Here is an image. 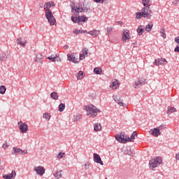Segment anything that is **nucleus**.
Segmentation results:
<instances>
[{"instance_id":"1","label":"nucleus","mask_w":179,"mask_h":179,"mask_svg":"<svg viewBox=\"0 0 179 179\" xmlns=\"http://www.w3.org/2000/svg\"><path fill=\"white\" fill-rule=\"evenodd\" d=\"M85 110L87 112V115L91 118H96V117H97V113H101V110L94 105L85 106Z\"/></svg>"},{"instance_id":"2","label":"nucleus","mask_w":179,"mask_h":179,"mask_svg":"<svg viewBox=\"0 0 179 179\" xmlns=\"http://www.w3.org/2000/svg\"><path fill=\"white\" fill-rule=\"evenodd\" d=\"M163 160L160 157H156V159H150L149 162V168L150 170H153V169H156L157 166H160L162 164Z\"/></svg>"},{"instance_id":"3","label":"nucleus","mask_w":179,"mask_h":179,"mask_svg":"<svg viewBox=\"0 0 179 179\" xmlns=\"http://www.w3.org/2000/svg\"><path fill=\"white\" fill-rule=\"evenodd\" d=\"M45 13L48 23L50 24V26H54L55 23H57V20H55V17L52 15V11H45Z\"/></svg>"},{"instance_id":"4","label":"nucleus","mask_w":179,"mask_h":179,"mask_svg":"<svg viewBox=\"0 0 179 179\" xmlns=\"http://www.w3.org/2000/svg\"><path fill=\"white\" fill-rule=\"evenodd\" d=\"M115 138L120 143H127L128 142V138L125 136V134H117Z\"/></svg>"},{"instance_id":"5","label":"nucleus","mask_w":179,"mask_h":179,"mask_svg":"<svg viewBox=\"0 0 179 179\" xmlns=\"http://www.w3.org/2000/svg\"><path fill=\"white\" fill-rule=\"evenodd\" d=\"M18 127L22 134H26V132L29 131V127L27 124H26V123H23L22 121L18 122Z\"/></svg>"},{"instance_id":"6","label":"nucleus","mask_w":179,"mask_h":179,"mask_svg":"<svg viewBox=\"0 0 179 179\" xmlns=\"http://www.w3.org/2000/svg\"><path fill=\"white\" fill-rule=\"evenodd\" d=\"M34 171H36V174L38 176H40V177H42V176H44V173H45V169L43 166H35L34 168Z\"/></svg>"},{"instance_id":"7","label":"nucleus","mask_w":179,"mask_h":179,"mask_svg":"<svg viewBox=\"0 0 179 179\" xmlns=\"http://www.w3.org/2000/svg\"><path fill=\"white\" fill-rule=\"evenodd\" d=\"M153 65H156V66H159V65H167V60L165 58L155 59L153 62Z\"/></svg>"},{"instance_id":"8","label":"nucleus","mask_w":179,"mask_h":179,"mask_svg":"<svg viewBox=\"0 0 179 179\" xmlns=\"http://www.w3.org/2000/svg\"><path fill=\"white\" fill-rule=\"evenodd\" d=\"M13 152H12V155L14 156H16L17 153H20V155H27V150H23L20 148H17L16 147L13 148Z\"/></svg>"},{"instance_id":"9","label":"nucleus","mask_w":179,"mask_h":179,"mask_svg":"<svg viewBox=\"0 0 179 179\" xmlns=\"http://www.w3.org/2000/svg\"><path fill=\"white\" fill-rule=\"evenodd\" d=\"M71 8L72 10V12H74L75 13H79V12L82 13L83 12V7H82V5H79L78 6H75V4L71 5Z\"/></svg>"},{"instance_id":"10","label":"nucleus","mask_w":179,"mask_h":179,"mask_svg":"<svg viewBox=\"0 0 179 179\" xmlns=\"http://www.w3.org/2000/svg\"><path fill=\"white\" fill-rule=\"evenodd\" d=\"M142 12L143 14V17H147L148 19H150V17H152V15H150L152 12L149 10V8H143Z\"/></svg>"},{"instance_id":"11","label":"nucleus","mask_w":179,"mask_h":179,"mask_svg":"<svg viewBox=\"0 0 179 179\" xmlns=\"http://www.w3.org/2000/svg\"><path fill=\"white\" fill-rule=\"evenodd\" d=\"M94 162L95 163H98V164H101V166H103V161H101V157H100V155H99L97 153L94 154Z\"/></svg>"},{"instance_id":"12","label":"nucleus","mask_w":179,"mask_h":179,"mask_svg":"<svg viewBox=\"0 0 179 179\" xmlns=\"http://www.w3.org/2000/svg\"><path fill=\"white\" fill-rule=\"evenodd\" d=\"M87 34H90V36H92L93 38H96V37L100 34V30L93 29L92 31H87Z\"/></svg>"},{"instance_id":"13","label":"nucleus","mask_w":179,"mask_h":179,"mask_svg":"<svg viewBox=\"0 0 179 179\" xmlns=\"http://www.w3.org/2000/svg\"><path fill=\"white\" fill-rule=\"evenodd\" d=\"M130 38H131V35H129V30L124 31L122 34V41H127V40L129 41Z\"/></svg>"},{"instance_id":"14","label":"nucleus","mask_w":179,"mask_h":179,"mask_svg":"<svg viewBox=\"0 0 179 179\" xmlns=\"http://www.w3.org/2000/svg\"><path fill=\"white\" fill-rule=\"evenodd\" d=\"M47 59H49V61H51V62H59V61H61V58H59V57L54 56V55L48 57Z\"/></svg>"},{"instance_id":"15","label":"nucleus","mask_w":179,"mask_h":179,"mask_svg":"<svg viewBox=\"0 0 179 179\" xmlns=\"http://www.w3.org/2000/svg\"><path fill=\"white\" fill-rule=\"evenodd\" d=\"M51 6H55L54 1H48V2H47L44 5V10H45V12L51 11V10H50V8H51Z\"/></svg>"},{"instance_id":"16","label":"nucleus","mask_w":179,"mask_h":179,"mask_svg":"<svg viewBox=\"0 0 179 179\" xmlns=\"http://www.w3.org/2000/svg\"><path fill=\"white\" fill-rule=\"evenodd\" d=\"M67 60L70 62H73V64H78V59L73 55H67Z\"/></svg>"},{"instance_id":"17","label":"nucleus","mask_w":179,"mask_h":179,"mask_svg":"<svg viewBox=\"0 0 179 179\" xmlns=\"http://www.w3.org/2000/svg\"><path fill=\"white\" fill-rule=\"evenodd\" d=\"M150 134L153 135V136L157 137L160 135V129L158 128H155L154 129L150 130Z\"/></svg>"},{"instance_id":"18","label":"nucleus","mask_w":179,"mask_h":179,"mask_svg":"<svg viewBox=\"0 0 179 179\" xmlns=\"http://www.w3.org/2000/svg\"><path fill=\"white\" fill-rule=\"evenodd\" d=\"M13 177H16V171H13L10 174H4L3 175V178L4 179H12Z\"/></svg>"},{"instance_id":"19","label":"nucleus","mask_w":179,"mask_h":179,"mask_svg":"<svg viewBox=\"0 0 179 179\" xmlns=\"http://www.w3.org/2000/svg\"><path fill=\"white\" fill-rule=\"evenodd\" d=\"M141 85H145V79H142V80H137L135 82V89H139V86H141Z\"/></svg>"},{"instance_id":"20","label":"nucleus","mask_w":179,"mask_h":179,"mask_svg":"<svg viewBox=\"0 0 179 179\" xmlns=\"http://www.w3.org/2000/svg\"><path fill=\"white\" fill-rule=\"evenodd\" d=\"M120 86V83L118 82L117 80H115L114 81L112 82V85L110 86L111 89L113 90H115L118 87Z\"/></svg>"},{"instance_id":"21","label":"nucleus","mask_w":179,"mask_h":179,"mask_svg":"<svg viewBox=\"0 0 179 179\" xmlns=\"http://www.w3.org/2000/svg\"><path fill=\"white\" fill-rule=\"evenodd\" d=\"M43 57L42 54H37L34 61L36 62H39L40 64H43Z\"/></svg>"},{"instance_id":"22","label":"nucleus","mask_w":179,"mask_h":179,"mask_svg":"<svg viewBox=\"0 0 179 179\" xmlns=\"http://www.w3.org/2000/svg\"><path fill=\"white\" fill-rule=\"evenodd\" d=\"M114 100L119 106L124 107V102H122V99L120 96H115Z\"/></svg>"},{"instance_id":"23","label":"nucleus","mask_w":179,"mask_h":179,"mask_svg":"<svg viewBox=\"0 0 179 179\" xmlns=\"http://www.w3.org/2000/svg\"><path fill=\"white\" fill-rule=\"evenodd\" d=\"M135 136H138V133L136 131H134L130 137H128V142H134L135 141Z\"/></svg>"},{"instance_id":"24","label":"nucleus","mask_w":179,"mask_h":179,"mask_svg":"<svg viewBox=\"0 0 179 179\" xmlns=\"http://www.w3.org/2000/svg\"><path fill=\"white\" fill-rule=\"evenodd\" d=\"M142 3L143 6H145L146 8H150V5H152V1L150 0H143Z\"/></svg>"},{"instance_id":"25","label":"nucleus","mask_w":179,"mask_h":179,"mask_svg":"<svg viewBox=\"0 0 179 179\" xmlns=\"http://www.w3.org/2000/svg\"><path fill=\"white\" fill-rule=\"evenodd\" d=\"M94 131H95V132H99V131H101V124L100 123H95L94 124Z\"/></svg>"},{"instance_id":"26","label":"nucleus","mask_w":179,"mask_h":179,"mask_svg":"<svg viewBox=\"0 0 179 179\" xmlns=\"http://www.w3.org/2000/svg\"><path fill=\"white\" fill-rule=\"evenodd\" d=\"M76 76L78 80H82V79L85 78V76H83V71H78V73H76Z\"/></svg>"},{"instance_id":"27","label":"nucleus","mask_w":179,"mask_h":179,"mask_svg":"<svg viewBox=\"0 0 179 179\" xmlns=\"http://www.w3.org/2000/svg\"><path fill=\"white\" fill-rule=\"evenodd\" d=\"M85 33H87V31L83 30V29H77L73 30L74 34H83Z\"/></svg>"},{"instance_id":"28","label":"nucleus","mask_w":179,"mask_h":179,"mask_svg":"<svg viewBox=\"0 0 179 179\" xmlns=\"http://www.w3.org/2000/svg\"><path fill=\"white\" fill-rule=\"evenodd\" d=\"M16 43L19 45H21V47H23V48H24V47H26V41L25 42H22V38H17Z\"/></svg>"},{"instance_id":"29","label":"nucleus","mask_w":179,"mask_h":179,"mask_svg":"<svg viewBox=\"0 0 179 179\" xmlns=\"http://www.w3.org/2000/svg\"><path fill=\"white\" fill-rule=\"evenodd\" d=\"M71 20L73 23H80V16L78 17H73V15L71 16Z\"/></svg>"},{"instance_id":"30","label":"nucleus","mask_w":179,"mask_h":179,"mask_svg":"<svg viewBox=\"0 0 179 179\" xmlns=\"http://www.w3.org/2000/svg\"><path fill=\"white\" fill-rule=\"evenodd\" d=\"M82 120V115L76 114L73 116V122H78V121H80Z\"/></svg>"},{"instance_id":"31","label":"nucleus","mask_w":179,"mask_h":179,"mask_svg":"<svg viewBox=\"0 0 179 179\" xmlns=\"http://www.w3.org/2000/svg\"><path fill=\"white\" fill-rule=\"evenodd\" d=\"M153 28V23L150 22L145 26V30L149 33V31H152V29Z\"/></svg>"},{"instance_id":"32","label":"nucleus","mask_w":179,"mask_h":179,"mask_svg":"<svg viewBox=\"0 0 179 179\" xmlns=\"http://www.w3.org/2000/svg\"><path fill=\"white\" fill-rule=\"evenodd\" d=\"M102 72L103 71L100 67H96L94 69V73H96V75H101Z\"/></svg>"},{"instance_id":"33","label":"nucleus","mask_w":179,"mask_h":179,"mask_svg":"<svg viewBox=\"0 0 179 179\" xmlns=\"http://www.w3.org/2000/svg\"><path fill=\"white\" fill-rule=\"evenodd\" d=\"M136 31L138 33V36H142V34H143V27L142 26H139L137 29Z\"/></svg>"},{"instance_id":"34","label":"nucleus","mask_w":179,"mask_h":179,"mask_svg":"<svg viewBox=\"0 0 179 179\" xmlns=\"http://www.w3.org/2000/svg\"><path fill=\"white\" fill-rule=\"evenodd\" d=\"M50 97L51 99H52L53 100H58V93H57L56 92H53L50 94Z\"/></svg>"},{"instance_id":"35","label":"nucleus","mask_w":179,"mask_h":179,"mask_svg":"<svg viewBox=\"0 0 179 179\" xmlns=\"http://www.w3.org/2000/svg\"><path fill=\"white\" fill-rule=\"evenodd\" d=\"M54 176L55 177V178H61V177H62V170L60 171H57L55 173H54Z\"/></svg>"},{"instance_id":"36","label":"nucleus","mask_w":179,"mask_h":179,"mask_svg":"<svg viewBox=\"0 0 179 179\" xmlns=\"http://www.w3.org/2000/svg\"><path fill=\"white\" fill-rule=\"evenodd\" d=\"M176 112H177V109H176V108L174 107H169L167 110V114H171L173 113H176Z\"/></svg>"},{"instance_id":"37","label":"nucleus","mask_w":179,"mask_h":179,"mask_svg":"<svg viewBox=\"0 0 179 179\" xmlns=\"http://www.w3.org/2000/svg\"><path fill=\"white\" fill-rule=\"evenodd\" d=\"M6 92V87L5 85L0 86V94H5Z\"/></svg>"},{"instance_id":"38","label":"nucleus","mask_w":179,"mask_h":179,"mask_svg":"<svg viewBox=\"0 0 179 179\" xmlns=\"http://www.w3.org/2000/svg\"><path fill=\"white\" fill-rule=\"evenodd\" d=\"M7 58L6 53L3 52L0 54V61H6Z\"/></svg>"},{"instance_id":"39","label":"nucleus","mask_w":179,"mask_h":179,"mask_svg":"<svg viewBox=\"0 0 179 179\" xmlns=\"http://www.w3.org/2000/svg\"><path fill=\"white\" fill-rule=\"evenodd\" d=\"M64 110H65V103H62L59 105V113H62Z\"/></svg>"},{"instance_id":"40","label":"nucleus","mask_w":179,"mask_h":179,"mask_svg":"<svg viewBox=\"0 0 179 179\" xmlns=\"http://www.w3.org/2000/svg\"><path fill=\"white\" fill-rule=\"evenodd\" d=\"M43 118H45V120H47V121H50V120L51 119V115L48 113H45L43 114Z\"/></svg>"},{"instance_id":"41","label":"nucleus","mask_w":179,"mask_h":179,"mask_svg":"<svg viewBox=\"0 0 179 179\" xmlns=\"http://www.w3.org/2000/svg\"><path fill=\"white\" fill-rule=\"evenodd\" d=\"M88 20L89 18L86 17V15H82L81 17H80V22H84L85 23H86Z\"/></svg>"},{"instance_id":"42","label":"nucleus","mask_w":179,"mask_h":179,"mask_svg":"<svg viewBox=\"0 0 179 179\" xmlns=\"http://www.w3.org/2000/svg\"><path fill=\"white\" fill-rule=\"evenodd\" d=\"M160 33L162 34L161 36L163 37V38H166V30L164 28L161 29Z\"/></svg>"},{"instance_id":"43","label":"nucleus","mask_w":179,"mask_h":179,"mask_svg":"<svg viewBox=\"0 0 179 179\" xmlns=\"http://www.w3.org/2000/svg\"><path fill=\"white\" fill-rule=\"evenodd\" d=\"M82 52H83V55L86 57V55H87V54H89V49H87V48H84L82 50Z\"/></svg>"},{"instance_id":"44","label":"nucleus","mask_w":179,"mask_h":179,"mask_svg":"<svg viewBox=\"0 0 179 179\" xmlns=\"http://www.w3.org/2000/svg\"><path fill=\"white\" fill-rule=\"evenodd\" d=\"M143 17V13L141 11V13H136V19H141Z\"/></svg>"},{"instance_id":"45","label":"nucleus","mask_w":179,"mask_h":179,"mask_svg":"<svg viewBox=\"0 0 179 179\" xmlns=\"http://www.w3.org/2000/svg\"><path fill=\"white\" fill-rule=\"evenodd\" d=\"M2 148L3 149H8V148H9V145H8V143L6 142L5 143L3 144Z\"/></svg>"},{"instance_id":"46","label":"nucleus","mask_w":179,"mask_h":179,"mask_svg":"<svg viewBox=\"0 0 179 179\" xmlns=\"http://www.w3.org/2000/svg\"><path fill=\"white\" fill-rule=\"evenodd\" d=\"M64 152H59L57 155L58 159H62L64 157Z\"/></svg>"},{"instance_id":"47","label":"nucleus","mask_w":179,"mask_h":179,"mask_svg":"<svg viewBox=\"0 0 179 179\" xmlns=\"http://www.w3.org/2000/svg\"><path fill=\"white\" fill-rule=\"evenodd\" d=\"M94 2H96V3H103L104 0H94Z\"/></svg>"},{"instance_id":"48","label":"nucleus","mask_w":179,"mask_h":179,"mask_svg":"<svg viewBox=\"0 0 179 179\" xmlns=\"http://www.w3.org/2000/svg\"><path fill=\"white\" fill-rule=\"evenodd\" d=\"M83 12H86V13L89 12V8L83 7Z\"/></svg>"},{"instance_id":"49","label":"nucleus","mask_w":179,"mask_h":179,"mask_svg":"<svg viewBox=\"0 0 179 179\" xmlns=\"http://www.w3.org/2000/svg\"><path fill=\"white\" fill-rule=\"evenodd\" d=\"M164 128H166V125L164 124H162V125H160L159 127H158V129H164Z\"/></svg>"},{"instance_id":"50","label":"nucleus","mask_w":179,"mask_h":179,"mask_svg":"<svg viewBox=\"0 0 179 179\" xmlns=\"http://www.w3.org/2000/svg\"><path fill=\"white\" fill-rule=\"evenodd\" d=\"M85 55L83 54H80V60H83V59H85Z\"/></svg>"},{"instance_id":"51","label":"nucleus","mask_w":179,"mask_h":179,"mask_svg":"<svg viewBox=\"0 0 179 179\" xmlns=\"http://www.w3.org/2000/svg\"><path fill=\"white\" fill-rule=\"evenodd\" d=\"M113 31V28H110V27H108L107 28V33H111V31Z\"/></svg>"},{"instance_id":"52","label":"nucleus","mask_w":179,"mask_h":179,"mask_svg":"<svg viewBox=\"0 0 179 179\" xmlns=\"http://www.w3.org/2000/svg\"><path fill=\"white\" fill-rule=\"evenodd\" d=\"M89 167H90V165L89 164L87 163V164H85V169L86 170H87V169H89Z\"/></svg>"},{"instance_id":"53","label":"nucleus","mask_w":179,"mask_h":179,"mask_svg":"<svg viewBox=\"0 0 179 179\" xmlns=\"http://www.w3.org/2000/svg\"><path fill=\"white\" fill-rule=\"evenodd\" d=\"M175 41L179 44V36L175 38Z\"/></svg>"},{"instance_id":"54","label":"nucleus","mask_w":179,"mask_h":179,"mask_svg":"<svg viewBox=\"0 0 179 179\" xmlns=\"http://www.w3.org/2000/svg\"><path fill=\"white\" fill-rule=\"evenodd\" d=\"M175 52H179V47L176 46V48L174 49Z\"/></svg>"},{"instance_id":"55","label":"nucleus","mask_w":179,"mask_h":179,"mask_svg":"<svg viewBox=\"0 0 179 179\" xmlns=\"http://www.w3.org/2000/svg\"><path fill=\"white\" fill-rule=\"evenodd\" d=\"M63 48H64V50H68V48H69V45H65L63 46Z\"/></svg>"},{"instance_id":"56","label":"nucleus","mask_w":179,"mask_h":179,"mask_svg":"<svg viewBox=\"0 0 179 179\" xmlns=\"http://www.w3.org/2000/svg\"><path fill=\"white\" fill-rule=\"evenodd\" d=\"M173 5H177V3H178V0H175L174 1H173Z\"/></svg>"},{"instance_id":"57","label":"nucleus","mask_w":179,"mask_h":179,"mask_svg":"<svg viewBox=\"0 0 179 179\" xmlns=\"http://www.w3.org/2000/svg\"><path fill=\"white\" fill-rule=\"evenodd\" d=\"M176 160H179V152L176 155Z\"/></svg>"},{"instance_id":"58","label":"nucleus","mask_w":179,"mask_h":179,"mask_svg":"<svg viewBox=\"0 0 179 179\" xmlns=\"http://www.w3.org/2000/svg\"><path fill=\"white\" fill-rule=\"evenodd\" d=\"M129 156H132V152H130L129 153Z\"/></svg>"},{"instance_id":"59","label":"nucleus","mask_w":179,"mask_h":179,"mask_svg":"<svg viewBox=\"0 0 179 179\" xmlns=\"http://www.w3.org/2000/svg\"><path fill=\"white\" fill-rule=\"evenodd\" d=\"M0 164H1V159H0Z\"/></svg>"}]
</instances>
